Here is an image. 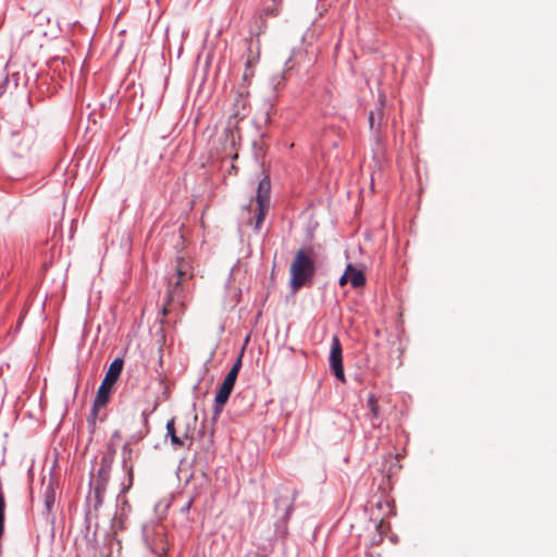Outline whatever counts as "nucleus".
<instances>
[{
  "label": "nucleus",
  "mask_w": 557,
  "mask_h": 557,
  "mask_svg": "<svg viewBox=\"0 0 557 557\" xmlns=\"http://www.w3.org/2000/svg\"><path fill=\"white\" fill-rule=\"evenodd\" d=\"M45 506L47 511H50L55 500L54 488L51 484H48L44 493Z\"/></svg>",
  "instance_id": "11"
},
{
  "label": "nucleus",
  "mask_w": 557,
  "mask_h": 557,
  "mask_svg": "<svg viewBox=\"0 0 557 557\" xmlns=\"http://www.w3.org/2000/svg\"><path fill=\"white\" fill-rule=\"evenodd\" d=\"M132 457H133V449L131 447L129 443H125L122 448V459H123V467L128 472V475L132 478L133 475V463H132Z\"/></svg>",
  "instance_id": "9"
},
{
  "label": "nucleus",
  "mask_w": 557,
  "mask_h": 557,
  "mask_svg": "<svg viewBox=\"0 0 557 557\" xmlns=\"http://www.w3.org/2000/svg\"><path fill=\"white\" fill-rule=\"evenodd\" d=\"M112 461V457H110L109 459L103 457L102 458V461H101V469L99 470V473L102 474V473H106L108 468L110 467V463Z\"/></svg>",
  "instance_id": "13"
},
{
  "label": "nucleus",
  "mask_w": 557,
  "mask_h": 557,
  "mask_svg": "<svg viewBox=\"0 0 557 557\" xmlns=\"http://www.w3.org/2000/svg\"><path fill=\"white\" fill-rule=\"evenodd\" d=\"M194 276V269L189 259L178 256L175 261L174 274L168 277V304L163 307V314L169 311L170 302L182 292L186 281Z\"/></svg>",
  "instance_id": "3"
},
{
  "label": "nucleus",
  "mask_w": 557,
  "mask_h": 557,
  "mask_svg": "<svg viewBox=\"0 0 557 557\" xmlns=\"http://www.w3.org/2000/svg\"><path fill=\"white\" fill-rule=\"evenodd\" d=\"M240 368H242V356H239L237 358V360L235 361V363L233 364V367L231 368V370L224 377L223 382L234 386L236 383L237 375L240 371Z\"/></svg>",
  "instance_id": "10"
},
{
  "label": "nucleus",
  "mask_w": 557,
  "mask_h": 557,
  "mask_svg": "<svg viewBox=\"0 0 557 557\" xmlns=\"http://www.w3.org/2000/svg\"><path fill=\"white\" fill-rule=\"evenodd\" d=\"M197 416L182 413L166 423V434L176 447H190L196 431Z\"/></svg>",
  "instance_id": "1"
},
{
  "label": "nucleus",
  "mask_w": 557,
  "mask_h": 557,
  "mask_svg": "<svg viewBox=\"0 0 557 557\" xmlns=\"http://www.w3.org/2000/svg\"><path fill=\"white\" fill-rule=\"evenodd\" d=\"M367 407L370 410L372 419H379L380 417V407L377 404V399L373 394H370L367 400Z\"/></svg>",
  "instance_id": "12"
},
{
  "label": "nucleus",
  "mask_w": 557,
  "mask_h": 557,
  "mask_svg": "<svg viewBox=\"0 0 557 557\" xmlns=\"http://www.w3.org/2000/svg\"><path fill=\"white\" fill-rule=\"evenodd\" d=\"M347 274L349 275V283L354 288H359L366 284V275L363 271L355 268L352 264H347Z\"/></svg>",
  "instance_id": "8"
},
{
  "label": "nucleus",
  "mask_w": 557,
  "mask_h": 557,
  "mask_svg": "<svg viewBox=\"0 0 557 557\" xmlns=\"http://www.w3.org/2000/svg\"><path fill=\"white\" fill-rule=\"evenodd\" d=\"M290 286L298 290L314 275L312 250L299 249L290 263Z\"/></svg>",
  "instance_id": "2"
},
{
  "label": "nucleus",
  "mask_w": 557,
  "mask_h": 557,
  "mask_svg": "<svg viewBox=\"0 0 557 557\" xmlns=\"http://www.w3.org/2000/svg\"><path fill=\"white\" fill-rule=\"evenodd\" d=\"M369 121H370V125L372 127L373 126V113L370 114Z\"/></svg>",
  "instance_id": "15"
},
{
  "label": "nucleus",
  "mask_w": 557,
  "mask_h": 557,
  "mask_svg": "<svg viewBox=\"0 0 557 557\" xmlns=\"http://www.w3.org/2000/svg\"><path fill=\"white\" fill-rule=\"evenodd\" d=\"M123 360L120 358L114 359L98 388L97 396L95 398V407H103L108 404L112 387L116 383L123 370Z\"/></svg>",
  "instance_id": "4"
},
{
  "label": "nucleus",
  "mask_w": 557,
  "mask_h": 557,
  "mask_svg": "<svg viewBox=\"0 0 557 557\" xmlns=\"http://www.w3.org/2000/svg\"><path fill=\"white\" fill-rule=\"evenodd\" d=\"M233 388H234V386L226 384L224 382L220 386V388L215 395V399H214L215 416H219L221 413L224 405L227 403V400L230 398V395H231Z\"/></svg>",
  "instance_id": "7"
},
{
  "label": "nucleus",
  "mask_w": 557,
  "mask_h": 557,
  "mask_svg": "<svg viewBox=\"0 0 557 557\" xmlns=\"http://www.w3.org/2000/svg\"><path fill=\"white\" fill-rule=\"evenodd\" d=\"M271 183L268 176L263 177L258 185L257 205L258 214L256 218V228L259 230L270 208Z\"/></svg>",
  "instance_id": "5"
},
{
  "label": "nucleus",
  "mask_w": 557,
  "mask_h": 557,
  "mask_svg": "<svg viewBox=\"0 0 557 557\" xmlns=\"http://www.w3.org/2000/svg\"><path fill=\"white\" fill-rule=\"evenodd\" d=\"M339 285L345 286L347 283H349V275L347 274V270H345L344 274L339 278Z\"/></svg>",
  "instance_id": "14"
},
{
  "label": "nucleus",
  "mask_w": 557,
  "mask_h": 557,
  "mask_svg": "<svg viewBox=\"0 0 557 557\" xmlns=\"http://www.w3.org/2000/svg\"><path fill=\"white\" fill-rule=\"evenodd\" d=\"M330 368L337 380L342 383L346 382V376L343 367V351L342 345L337 336H334L332 339V346L330 351Z\"/></svg>",
  "instance_id": "6"
}]
</instances>
